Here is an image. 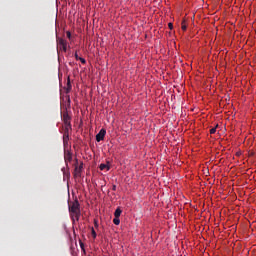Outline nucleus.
Wrapping results in <instances>:
<instances>
[{
    "instance_id": "5",
    "label": "nucleus",
    "mask_w": 256,
    "mask_h": 256,
    "mask_svg": "<svg viewBox=\"0 0 256 256\" xmlns=\"http://www.w3.org/2000/svg\"><path fill=\"white\" fill-rule=\"evenodd\" d=\"M83 169V164L76 166L74 170V177H81V171Z\"/></svg>"
},
{
    "instance_id": "1",
    "label": "nucleus",
    "mask_w": 256,
    "mask_h": 256,
    "mask_svg": "<svg viewBox=\"0 0 256 256\" xmlns=\"http://www.w3.org/2000/svg\"><path fill=\"white\" fill-rule=\"evenodd\" d=\"M69 212L72 221H79V217H81L79 200H74L72 204L69 205Z\"/></svg>"
},
{
    "instance_id": "16",
    "label": "nucleus",
    "mask_w": 256,
    "mask_h": 256,
    "mask_svg": "<svg viewBox=\"0 0 256 256\" xmlns=\"http://www.w3.org/2000/svg\"><path fill=\"white\" fill-rule=\"evenodd\" d=\"M64 177H69V171H66L65 168H62Z\"/></svg>"
},
{
    "instance_id": "6",
    "label": "nucleus",
    "mask_w": 256,
    "mask_h": 256,
    "mask_svg": "<svg viewBox=\"0 0 256 256\" xmlns=\"http://www.w3.org/2000/svg\"><path fill=\"white\" fill-rule=\"evenodd\" d=\"M64 159H65V162H66V163H67V162L71 163V161H73V156L71 155V153L68 152V153L65 155Z\"/></svg>"
},
{
    "instance_id": "11",
    "label": "nucleus",
    "mask_w": 256,
    "mask_h": 256,
    "mask_svg": "<svg viewBox=\"0 0 256 256\" xmlns=\"http://www.w3.org/2000/svg\"><path fill=\"white\" fill-rule=\"evenodd\" d=\"M219 127V125H216V127L210 129V135H215V133H217V128Z\"/></svg>"
},
{
    "instance_id": "2",
    "label": "nucleus",
    "mask_w": 256,
    "mask_h": 256,
    "mask_svg": "<svg viewBox=\"0 0 256 256\" xmlns=\"http://www.w3.org/2000/svg\"><path fill=\"white\" fill-rule=\"evenodd\" d=\"M59 49H62L64 52H67V41L63 38L57 40Z\"/></svg>"
},
{
    "instance_id": "13",
    "label": "nucleus",
    "mask_w": 256,
    "mask_h": 256,
    "mask_svg": "<svg viewBox=\"0 0 256 256\" xmlns=\"http://www.w3.org/2000/svg\"><path fill=\"white\" fill-rule=\"evenodd\" d=\"M91 233H92L93 239H97V232H95V228H91Z\"/></svg>"
},
{
    "instance_id": "12",
    "label": "nucleus",
    "mask_w": 256,
    "mask_h": 256,
    "mask_svg": "<svg viewBox=\"0 0 256 256\" xmlns=\"http://www.w3.org/2000/svg\"><path fill=\"white\" fill-rule=\"evenodd\" d=\"M71 80L68 78V81H67V93H69V91H71Z\"/></svg>"
},
{
    "instance_id": "7",
    "label": "nucleus",
    "mask_w": 256,
    "mask_h": 256,
    "mask_svg": "<svg viewBox=\"0 0 256 256\" xmlns=\"http://www.w3.org/2000/svg\"><path fill=\"white\" fill-rule=\"evenodd\" d=\"M99 169L100 171H109L111 168L108 166V164H100Z\"/></svg>"
},
{
    "instance_id": "17",
    "label": "nucleus",
    "mask_w": 256,
    "mask_h": 256,
    "mask_svg": "<svg viewBox=\"0 0 256 256\" xmlns=\"http://www.w3.org/2000/svg\"><path fill=\"white\" fill-rule=\"evenodd\" d=\"M78 61H81V63H82L83 65H85V63H87V61L85 60V58H82V57H80Z\"/></svg>"
},
{
    "instance_id": "4",
    "label": "nucleus",
    "mask_w": 256,
    "mask_h": 256,
    "mask_svg": "<svg viewBox=\"0 0 256 256\" xmlns=\"http://www.w3.org/2000/svg\"><path fill=\"white\" fill-rule=\"evenodd\" d=\"M63 122H64V125L69 127V125H71V116H69L68 113H64L63 114Z\"/></svg>"
},
{
    "instance_id": "21",
    "label": "nucleus",
    "mask_w": 256,
    "mask_h": 256,
    "mask_svg": "<svg viewBox=\"0 0 256 256\" xmlns=\"http://www.w3.org/2000/svg\"><path fill=\"white\" fill-rule=\"evenodd\" d=\"M112 190H113V191H117V186H116V185H113V186H112Z\"/></svg>"
},
{
    "instance_id": "18",
    "label": "nucleus",
    "mask_w": 256,
    "mask_h": 256,
    "mask_svg": "<svg viewBox=\"0 0 256 256\" xmlns=\"http://www.w3.org/2000/svg\"><path fill=\"white\" fill-rule=\"evenodd\" d=\"M66 37L68 38V39H71V32H66Z\"/></svg>"
},
{
    "instance_id": "9",
    "label": "nucleus",
    "mask_w": 256,
    "mask_h": 256,
    "mask_svg": "<svg viewBox=\"0 0 256 256\" xmlns=\"http://www.w3.org/2000/svg\"><path fill=\"white\" fill-rule=\"evenodd\" d=\"M121 213H123V210H121V208H117L114 212V217H121Z\"/></svg>"
},
{
    "instance_id": "8",
    "label": "nucleus",
    "mask_w": 256,
    "mask_h": 256,
    "mask_svg": "<svg viewBox=\"0 0 256 256\" xmlns=\"http://www.w3.org/2000/svg\"><path fill=\"white\" fill-rule=\"evenodd\" d=\"M63 143L64 145H67V143H69V133L63 134Z\"/></svg>"
},
{
    "instance_id": "15",
    "label": "nucleus",
    "mask_w": 256,
    "mask_h": 256,
    "mask_svg": "<svg viewBox=\"0 0 256 256\" xmlns=\"http://www.w3.org/2000/svg\"><path fill=\"white\" fill-rule=\"evenodd\" d=\"M182 31H187V25L185 24V20L182 21Z\"/></svg>"
},
{
    "instance_id": "10",
    "label": "nucleus",
    "mask_w": 256,
    "mask_h": 256,
    "mask_svg": "<svg viewBox=\"0 0 256 256\" xmlns=\"http://www.w3.org/2000/svg\"><path fill=\"white\" fill-rule=\"evenodd\" d=\"M113 223L114 225H120L121 220L119 219V217L114 216Z\"/></svg>"
},
{
    "instance_id": "19",
    "label": "nucleus",
    "mask_w": 256,
    "mask_h": 256,
    "mask_svg": "<svg viewBox=\"0 0 256 256\" xmlns=\"http://www.w3.org/2000/svg\"><path fill=\"white\" fill-rule=\"evenodd\" d=\"M75 59H76V61H79V59H81V57H79V55L77 54V52L75 53Z\"/></svg>"
},
{
    "instance_id": "3",
    "label": "nucleus",
    "mask_w": 256,
    "mask_h": 256,
    "mask_svg": "<svg viewBox=\"0 0 256 256\" xmlns=\"http://www.w3.org/2000/svg\"><path fill=\"white\" fill-rule=\"evenodd\" d=\"M105 135H107V130L102 128L99 133L96 135V141L100 143V141H103L105 139Z\"/></svg>"
},
{
    "instance_id": "22",
    "label": "nucleus",
    "mask_w": 256,
    "mask_h": 256,
    "mask_svg": "<svg viewBox=\"0 0 256 256\" xmlns=\"http://www.w3.org/2000/svg\"><path fill=\"white\" fill-rule=\"evenodd\" d=\"M94 223H95V227H99V225L97 224V221H95Z\"/></svg>"
},
{
    "instance_id": "20",
    "label": "nucleus",
    "mask_w": 256,
    "mask_h": 256,
    "mask_svg": "<svg viewBox=\"0 0 256 256\" xmlns=\"http://www.w3.org/2000/svg\"><path fill=\"white\" fill-rule=\"evenodd\" d=\"M168 27H169V29H173V23L170 22V23L168 24Z\"/></svg>"
},
{
    "instance_id": "14",
    "label": "nucleus",
    "mask_w": 256,
    "mask_h": 256,
    "mask_svg": "<svg viewBox=\"0 0 256 256\" xmlns=\"http://www.w3.org/2000/svg\"><path fill=\"white\" fill-rule=\"evenodd\" d=\"M71 131V125L65 126L64 133H69Z\"/></svg>"
}]
</instances>
